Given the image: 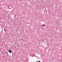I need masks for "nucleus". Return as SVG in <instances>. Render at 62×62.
<instances>
[{
	"label": "nucleus",
	"mask_w": 62,
	"mask_h": 62,
	"mask_svg": "<svg viewBox=\"0 0 62 62\" xmlns=\"http://www.w3.org/2000/svg\"><path fill=\"white\" fill-rule=\"evenodd\" d=\"M9 52L10 53H11V50H9Z\"/></svg>",
	"instance_id": "f257e3e1"
},
{
	"label": "nucleus",
	"mask_w": 62,
	"mask_h": 62,
	"mask_svg": "<svg viewBox=\"0 0 62 62\" xmlns=\"http://www.w3.org/2000/svg\"><path fill=\"white\" fill-rule=\"evenodd\" d=\"M42 26H45V25L44 24L42 25Z\"/></svg>",
	"instance_id": "f03ea898"
},
{
	"label": "nucleus",
	"mask_w": 62,
	"mask_h": 62,
	"mask_svg": "<svg viewBox=\"0 0 62 62\" xmlns=\"http://www.w3.org/2000/svg\"><path fill=\"white\" fill-rule=\"evenodd\" d=\"M39 62H40V61H39Z\"/></svg>",
	"instance_id": "20e7f679"
},
{
	"label": "nucleus",
	"mask_w": 62,
	"mask_h": 62,
	"mask_svg": "<svg viewBox=\"0 0 62 62\" xmlns=\"http://www.w3.org/2000/svg\"><path fill=\"white\" fill-rule=\"evenodd\" d=\"M20 1H22V0H20Z\"/></svg>",
	"instance_id": "423d86ee"
},
{
	"label": "nucleus",
	"mask_w": 62,
	"mask_h": 62,
	"mask_svg": "<svg viewBox=\"0 0 62 62\" xmlns=\"http://www.w3.org/2000/svg\"><path fill=\"white\" fill-rule=\"evenodd\" d=\"M4 30L5 31V32H6V30L5 29Z\"/></svg>",
	"instance_id": "7ed1b4c3"
},
{
	"label": "nucleus",
	"mask_w": 62,
	"mask_h": 62,
	"mask_svg": "<svg viewBox=\"0 0 62 62\" xmlns=\"http://www.w3.org/2000/svg\"><path fill=\"white\" fill-rule=\"evenodd\" d=\"M32 57H33V56L32 55Z\"/></svg>",
	"instance_id": "39448f33"
}]
</instances>
